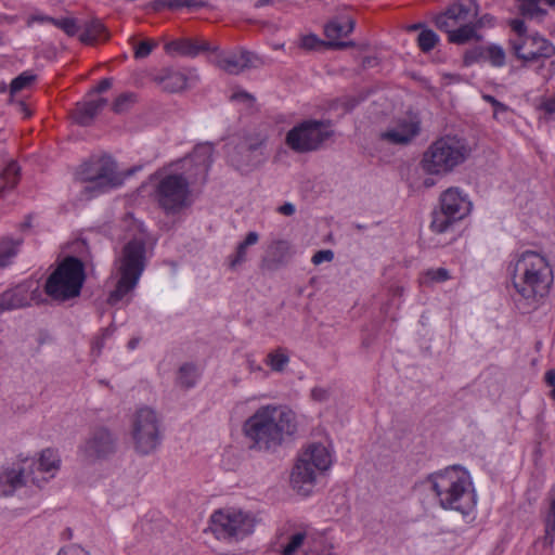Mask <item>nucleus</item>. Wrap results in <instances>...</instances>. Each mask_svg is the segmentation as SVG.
Listing matches in <instances>:
<instances>
[{
	"instance_id": "obj_59",
	"label": "nucleus",
	"mask_w": 555,
	"mask_h": 555,
	"mask_svg": "<svg viewBox=\"0 0 555 555\" xmlns=\"http://www.w3.org/2000/svg\"><path fill=\"white\" fill-rule=\"evenodd\" d=\"M111 87H112V79L104 78L99 82V85L94 88L93 91L96 93H102V92H105L106 90H108Z\"/></svg>"
},
{
	"instance_id": "obj_55",
	"label": "nucleus",
	"mask_w": 555,
	"mask_h": 555,
	"mask_svg": "<svg viewBox=\"0 0 555 555\" xmlns=\"http://www.w3.org/2000/svg\"><path fill=\"white\" fill-rule=\"evenodd\" d=\"M231 99L235 100V101H245V102H249V103H253L255 101V98L245 91H240V92L233 93Z\"/></svg>"
},
{
	"instance_id": "obj_6",
	"label": "nucleus",
	"mask_w": 555,
	"mask_h": 555,
	"mask_svg": "<svg viewBox=\"0 0 555 555\" xmlns=\"http://www.w3.org/2000/svg\"><path fill=\"white\" fill-rule=\"evenodd\" d=\"M119 279L116 288L111 292L107 302L112 306L118 304L139 283L146 266V244L143 240H130L115 260Z\"/></svg>"
},
{
	"instance_id": "obj_63",
	"label": "nucleus",
	"mask_w": 555,
	"mask_h": 555,
	"mask_svg": "<svg viewBox=\"0 0 555 555\" xmlns=\"http://www.w3.org/2000/svg\"><path fill=\"white\" fill-rule=\"evenodd\" d=\"M138 344H139V339H138V338H132V339H130V340L128 341V348H129L130 350H133V349H135V348H137Z\"/></svg>"
},
{
	"instance_id": "obj_3",
	"label": "nucleus",
	"mask_w": 555,
	"mask_h": 555,
	"mask_svg": "<svg viewBox=\"0 0 555 555\" xmlns=\"http://www.w3.org/2000/svg\"><path fill=\"white\" fill-rule=\"evenodd\" d=\"M427 483L444 509L466 515L476 504L470 475L459 465L430 474Z\"/></svg>"
},
{
	"instance_id": "obj_36",
	"label": "nucleus",
	"mask_w": 555,
	"mask_h": 555,
	"mask_svg": "<svg viewBox=\"0 0 555 555\" xmlns=\"http://www.w3.org/2000/svg\"><path fill=\"white\" fill-rule=\"evenodd\" d=\"M60 459L55 451L46 449L41 452L38 469L44 473L55 472L59 468Z\"/></svg>"
},
{
	"instance_id": "obj_42",
	"label": "nucleus",
	"mask_w": 555,
	"mask_h": 555,
	"mask_svg": "<svg viewBox=\"0 0 555 555\" xmlns=\"http://www.w3.org/2000/svg\"><path fill=\"white\" fill-rule=\"evenodd\" d=\"M135 102V94L126 92L117 96L113 103V111L117 114L127 112Z\"/></svg>"
},
{
	"instance_id": "obj_34",
	"label": "nucleus",
	"mask_w": 555,
	"mask_h": 555,
	"mask_svg": "<svg viewBox=\"0 0 555 555\" xmlns=\"http://www.w3.org/2000/svg\"><path fill=\"white\" fill-rule=\"evenodd\" d=\"M22 243V238L3 237L0 241V267L3 268L11 263L12 259L17 255Z\"/></svg>"
},
{
	"instance_id": "obj_29",
	"label": "nucleus",
	"mask_w": 555,
	"mask_h": 555,
	"mask_svg": "<svg viewBox=\"0 0 555 555\" xmlns=\"http://www.w3.org/2000/svg\"><path fill=\"white\" fill-rule=\"evenodd\" d=\"M207 2L204 0H154L150 3L151 9L155 12H159L164 9L177 11L182 8L197 10L201 8H205Z\"/></svg>"
},
{
	"instance_id": "obj_58",
	"label": "nucleus",
	"mask_w": 555,
	"mask_h": 555,
	"mask_svg": "<svg viewBox=\"0 0 555 555\" xmlns=\"http://www.w3.org/2000/svg\"><path fill=\"white\" fill-rule=\"evenodd\" d=\"M542 109L547 114H554L555 113V95L546 99L542 103Z\"/></svg>"
},
{
	"instance_id": "obj_12",
	"label": "nucleus",
	"mask_w": 555,
	"mask_h": 555,
	"mask_svg": "<svg viewBox=\"0 0 555 555\" xmlns=\"http://www.w3.org/2000/svg\"><path fill=\"white\" fill-rule=\"evenodd\" d=\"M255 518L233 507L216 511L210 517V529L219 540H241L253 533Z\"/></svg>"
},
{
	"instance_id": "obj_35",
	"label": "nucleus",
	"mask_w": 555,
	"mask_h": 555,
	"mask_svg": "<svg viewBox=\"0 0 555 555\" xmlns=\"http://www.w3.org/2000/svg\"><path fill=\"white\" fill-rule=\"evenodd\" d=\"M486 62L493 67H503L506 64L505 50L495 43L486 46Z\"/></svg>"
},
{
	"instance_id": "obj_60",
	"label": "nucleus",
	"mask_w": 555,
	"mask_h": 555,
	"mask_svg": "<svg viewBox=\"0 0 555 555\" xmlns=\"http://www.w3.org/2000/svg\"><path fill=\"white\" fill-rule=\"evenodd\" d=\"M18 21L17 15H7V14H0V23L1 24H15Z\"/></svg>"
},
{
	"instance_id": "obj_11",
	"label": "nucleus",
	"mask_w": 555,
	"mask_h": 555,
	"mask_svg": "<svg viewBox=\"0 0 555 555\" xmlns=\"http://www.w3.org/2000/svg\"><path fill=\"white\" fill-rule=\"evenodd\" d=\"M131 436L138 454L150 455L162 443L160 421L156 412L147 406L139 409L133 415Z\"/></svg>"
},
{
	"instance_id": "obj_7",
	"label": "nucleus",
	"mask_w": 555,
	"mask_h": 555,
	"mask_svg": "<svg viewBox=\"0 0 555 555\" xmlns=\"http://www.w3.org/2000/svg\"><path fill=\"white\" fill-rule=\"evenodd\" d=\"M332 465L328 450L321 443H312L302 451L291 473V486L298 494L312 493L318 477Z\"/></svg>"
},
{
	"instance_id": "obj_20",
	"label": "nucleus",
	"mask_w": 555,
	"mask_h": 555,
	"mask_svg": "<svg viewBox=\"0 0 555 555\" xmlns=\"http://www.w3.org/2000/svg\"><path fill=\"white\" fill-rule=\"evenodd\" d=\"M421 131L420 121L412 118L399 119L392 127L380 133V139L391 144L405 145Z\"/></svg>"
},
{
	"instance_id": "obj_45",
	"label": "nucleus",
	"mask_w": 555,
	"mask_h": 555,
	"mask_svg": "<svg viewBox=\"0 0 555 555\" xmlns=\"http://www.w3.org/2000/svg\"><path fill=\"white\" fill-rule=\"evenodd\" d=\"M53 25L61 28L68 36H75L79 30L75 18H55Z\"/></svg>"
},
{
	"instance_id": "obj_27",
	"label": "nucleus",
	"mask_w": 555,
	"mask_h": 555,
	"mask_svg": "<svg viewBox=\"0 0 555 555\" xmlns=\"http://www.w3.org/2000/svg\"><path fill=\"white\" fill-rule=\"evenodd\" d=\"M201 375L202 372L196 364L183 363L177 372L176 385L185 390L191 389L196 386Z\"/></svg>"
},
{
	"instance_id": "obj_51",
	"label": "nucleus",
	"mask_w": 555,
	"mask_h": 555,
	"mask_svg": "<svg viewBox=\"0 0 555 555\" xmlns=\"http://www.w3.org/2000/svg\"><path fill=\"white\" fill-rule=\"evenodd\" d=\"M511 28L516 33V38H524L525 36H529L527 34V27L522 20L514 18L509 22Z\"/></svg>"
},
{
	"instance_id": "obj_17",
	"label": "nucleus",
	"mask_w": 555,
	"mask_h": 555,
	"mask_svg": "<svg viewBox=\"0 0 555 555\" xmlns=\"http://www.w3.org/2000/svg\"><path fill=\"white\" fill-rule=\"evenodd\" d=\"M478 15L475 0H459L436 17V26L440 30H449L459 25L474 22Z\"/></svg>"
},
{
	"instance_id": "obj_39",
	"label": "nucleus",
	"mask_w": 555,
	"mask_h": 555,
	"mask_svg": "<svg viewBox=\"0 0 555 555\" xmlns=\"http://www.w3.org/2000/svg\"><path fill=\"white\" fill-rule=\"evenodd\" d=\"M289 362V358L282 350H275L267 356L266 363L274 372H283Z\"/></svg>"
},
{
	"instance_id": "obj_62",
	"label": "nucleus",
	"mask_w": 555,
	"mask_h": 555,
	"mask_svg": "<svg viewBox=\"0 0 555 555\" xmlns=\"http://www.w3.org/2000/svg\"><path fill=\"white\" fill-rule=\"evenodd\" d=\"M375 64H376V59L375 57H365L363 60V67H372Z\"/></svg>"
},
{
	"instance_id": "obj_23",
	"label": "nucleus",
	"mask_w": 555,
	"mask_h": 555,
	"mask_svg": "<svg viewBox=\"0 0 555 555\" xmlns=\"http://www.w3.org/2000/svg\"><path fill=\"white\" fill-rule=\"evenodd\" d=\"M288 254V242L284 240H275L268 246L267 254L262 259V264L270 270L278 269L287 261Z\"/></svg>"
},
{
	"instance_id": "obj_33",
	"label": "nucleus",
	"mask_w": 555,
	"mask_h": 555,
	"mask_svg": "<svg viewBox=\"0 0 555 555\" xmlns=\"http://www.w3.org/2000/svg\"><path fill=\"white\" fill-rule=\"evenodd\" d=\"M20 180V167L16 162H10L4 170L0 173V195H3L7 190H12L16 186Z\"/></svg>"
},
{
	"instance_id": "obj_13",
	"label": "nucleus",
	"mask_w": 555,
	"mask_h": 555,
	"mask_svg": "<svg viewBox=\"0 0 555 555\" xmlns=\"http://www.w3.org/2000/svg\"><path fill=\"white\" fill-rule=\"evenodd\" d=\"M472 204L459 188H449L440 196V208L431 214L430 229L444 233L470 211Z\"/></svg>"
},
{
	"instance_id": "obj_32",
	"label": "nucleus",
	"mask_w": 555,
	"mask_h": 555,
	"mask_svg": "<svg viewBox=\"0 0 555 555\" xmlns=\"http://www.w3.org/2000/svg\"><path fill=\"white\" fill-rule=\"evenodd\" d=\"M190 157L198 167V171L207 175L212 163V146L210 144L197 145Z\"/></svg>"
},
{
	"instance_id": "obj_10",
	"label": "nucleus",
	"mask_w": 555,
	"mask_h": 555,
	"mask_svg": "<svg viewBox=\"0 0 555 555\" xmlns=\"http://www.w3.org/2000/svg\"><path fill=\"white\" fill-rule=\"evenodd\" d=\"M333 133L330 120L308 119L288 130L285 143L295 153L314 152L320 150Z\"/></svg>"
},
{
	"instance_id": "obj_49",
	"label": "nucleus",
	"mask_w": 555,
	"mask_h": 555,
	"mask_svg": "<svg viewBox=\"0 0 555 555\" xmlns=\"http://www.w3.org/2000/svg\"><path fill=\"white\" fill-rule=\"evenodd\" d=\"M426 276L434 282H444L450 279L449 271L444 268L430 269L426 272Z\"/></svg>"
},
{
	"instance_id": "obj_47",
	"label": "nucleus",
	"mask_w": 555,
	"mask_h": 555,
	"mask_svg": "<svg viewBox=\"0 0 555 555\" xmlns=\"http://www.w3.org/2000/svg\"><path fill=\"white\" fill-rule=\"evenodd\" d=\"M482 99L492 105L493 107V117L495 119L499 118V115L500 114H503V113H507L508 112V106L505 105L504 103L498 101L493 95H490V94H483L482 95Z\"/></svg>"
},
{
	"instance_id": "obj_52",
	"label": "nucleus",
	"mask_w": 555,
	"mask_h": 555,
	"mask_svg": "<svg viewBox=\"0 0 555 555\" xmlns=\"http://www.w3.org/2000/svg\"><path fill=\"white\" fill-rule=\"evenodd\" d=\"M54 20H55L54 17H51V16H48V15L34 14V15H31L27 20V27H30L33 25V23H35V22H38V23H51V24H53Z\"/></svg>"
},
{
	"instance_id": "obj_28",
	"label": "nucleus",
	"mask_w": 555,
	"mask_h": 555,
	"mask_svg": "<svg viewBox=\"0 0 555 555\" xmlns=\"http://www.w3.org/2000/svg\"><path fill=\"white\" fill-rule=\"evenodd\" d=\"M108 38V33L99 20L87 22L83 31L80 34L79 39L86 44H95L99 41H105Z\"/></svg>"
},
{
	"instance_id": "obj_56",
	"label": "nucleus",
	"mask_w": 555,
	"mask_h": 555,
	"mask_svg": "<svg viewBox=\"0 0 555 555\" xmlns=\"http://www.w3.org/2000/svg\"><path fill=\"white\" fill-rule=\"evenodd\" d=\"M278 211L284 216H293L296 211L295 205L292 203H284L278 208Z\"/></svg>"
},
{
	"instance_id": "obj_38",
	"label": "nucleus",
	"mask_w": 555,
	"mask_h": 555,
	"mask_svg": "<svg viewBox=\"0 0 555 555\" xmlns=\"http://www.w3.org/2000/svg\"><path fill=\"white\" fill-rule=\"evenodd\" d=\"M37 79V75H35L30 70L23 72L17 77H15L10 85V93L11 95L16 94L17 92L29 88Z\"/></svg>"
},
{
	"instance_id": "obj_16",
	"label": "nucleus",
	"mask_w": 555,
	"mask_h": 555,
	"mask_svg": "<svg viewBox=\"0 0 555 555\" xmlns=\"http://www.w3.org/2000/svg\"><path fill=\"white\" fill-rule=\"evenodd\" d=\"M117 449V437L106 427H96L80 447L83 457L90 462L105 460Z\"/></svg>"
},
{
	"instance_id": "obj_18",
	"label": "nucleus",
	"mask_w": 555,
	"mask_h": 555,
	"mask_svg": "<svg viewBox=\"0 0 555 555\" xmlns=\"http://www.w3.org/2000/svg\"><path fill=\"white\" fill-rule=\"evenodd\" d=\"M39 297L38 285L34 282H23L0 295V312L27 307Z\"/></svg>"
},
{
	"instance_id": "obj_9",
	"label": "nucleus",
	"mask_w": 555,
	"mask_h": 555,
	"mask_svg": "<svg viewBox=\"0 0 555 555\" xmlns=\"http://www.w3.org/2000/svg\"><path fill=\"white\" fill-rule=\"evenodd\" d=\"M155 201L166 215H176L192 204L189 180L182 173H168L158 179Z\"/></svg>"
},
{
	"instance_id": "obj_53",
	"label": "nucleus",
	"mask_w": 555,
	"mask_h": 555,
	"mask_svg": "<svg viewBox=\"0 0 555 555\" xmlns=\"http://www.w3.org/2000/svg\"><path fill=\"white\" fill-rule=\"evenodd\" d=\"M311 397L315 401H325L328 398V392L324 388L315 387L311 390Z\"/></svg>"
},
{
	"instance_id": "obj_14",
	"label": "nucleus",
	"mask_w": 555,
	"mask_h": 555,
	"mask_svg": "<svg viewBox=\"0 0 555 555\" xmlns=\"http://www.w3.org/2000/svg\"><path fill=\"white\" fill-rule=\"evenodd\" d=\"M266 138L260 133L244 135L228 152L230 164L241 172H250L264 162Z\"/></svg>"
},
{
	"instance_id": "obj_26",
	"label": "nucleus",
	"mask_w": 555,
	"mask_h": 555,
	"mask_svg": "<svg viewBox=\"0 0 555 555\" xmlns=\"http://www.w3.org/2000/svg\"><path fill=\"white\" fill-rule=\"evenodd\" d=\"M27 482L23 469H8L0 473V495L8 496Z\"/></svg>"
},
{
	"instance_id": "obj_50",
	"label": "nucleus",
	"mask_w": 555,
	"mask_h": 555,
	"mask_svg": "<svg viewBox=\"0 0 555 555\" xmlns=\"http://www.w3.org/2000/svg\"><path fill=\"white\" fill-rule=\"evenodd\" d=\"M334 258V253L330 249H323L317 251L312 256V263L313 264H321L324 261H332Z\"/></svg>"
},
{
	"instance_id": "obj_64",
	"label": "nucleus",
	"mask_w": 555,
	"mask_h": 555,
	"mask_svg": "<svg viewBox=\"0 0 555 555\" xmlns=\"http://www.w3.org/2000/svg\"><path fill=\"white\" fill-rule=\"evenodd\" d=\"M248 366L250 371H260L261 366L257 365L254 361H248Z\"/></svg>"
},
{
	"instance_id": "obj_40",
	"label": "nucleus",
	"mask_w": 555,
	"mask_h": 555,
	"mask_svg": "<svg viewBox=\"0 0 555 555\" xmlns=\"http://www.w3.org/2000/svg\"><path fill=\"white\" fill-rule=\"evenodd\" d=\"M438 41V35L431 29H424L417 37L418 47L423 52L431 51Z\"/></svg>"
},
{
	"instance_id": "obj_46",
	"label": "nucleus",
	"mask_w": 555,
	"mask_h": 555,
	"mask_svg": "<svg viewBox=\"0 0 555 555\" xmlns=\"http://www.w3.org/2000/svg\"><path fill=\"white\" fill-rule=\"evenodd\" d=\"M323 46H327V42L320 40L315 35H307L300 39V48L308 51L318 50Z\"/></svg>"
},
{
	"instance_id": "obj_8",
	"label": "nucleus",
	"mask_w": 555,
	"mask_h": 555,
	"mask_svg": "<svg viewBox=\"0 0 555 555\" xmlns=\"http://www.w3.org/2000/svg\"><path fill=\"white\" fill-rule=\"evenodd\" d=\"M85 279L82 261L68 256L49 275L44 292L54 300L65 301L79 296Z\"/></svg>"
},
{
	"instance_id": "obj_57",
	"label": "nucleus",
	"mask_w": 555,
	"mask_h": 555,
	"mask_svg": "<svg viewBox=\"0 0 555 555\" xmlns=\"http://www.w3.org/2000/svg\"><path fill=\"white\" fill-rule=\"evenodd\" d=\"M108 333L107 330H105L104 334L102 337H98L93 343H92V352L93 353H96V356H99L101 353V350L104 346V337L105 335Z\"/></svg>"
},
{
	"instance_id": "obj_61",
	"label": "nucleus",
	"mask_w": 555,
	"mask_h": 555,
	"mask_svg": "<svg viewBox=\"0 0 555 555\" xmlns=\"http://www.w3.org/2000/svg\"><path fill=\"white\" fill-rule=\"evenodd\" d=\"M306 555H332V546H324L320 552H309Z\"/></svg>"
},
{
	"instance_id": "obj_15",
	"label": "nucleus",
	"mask_w": 555,
	"mask_h": 555,
	"mask_svg": "<svg viewBox=\"0 0 555 555\" xmlns=\"http://www.w3.org/2000/svg\"><path fill=\"white\" fill-rule=\"evenodd\" d=\"M508 43L513 54L524 62V66L529 62L555 55L553 43L538 33L524 38L509 39Z\"/></svg>"
},
{
	"instance_id": "obj_5",
	"label": "nucleus",
	"mask_w": 555,
	"mask_h": 555,
	"mask_svg": "<svg viewBox=\"0 0 555 555\" xmlns=\"http://www.w3.org/2000/svg\"><path fill=\"white\" fill-rule=\"evenodd\" d=\"M467 141L456 135L435 140L424 152L421 166L429 175L444 176L465 163L470 155Z\"/></svg>"
},
{
	"instance_id": "obj_48",
	"label": "nucleus",
	"mask_w": 555,
	"mask_h": 555,
	"mask_svg": "<svg viewBox=\"0 0 555 555\" xmlns=\"http://www.w3.org/2000/svg\"><path fill=\"white\" fill-rule=\"evenodd\" d=\"M156 46L157 43L151 40L141 41L135 48L134 56L137 59H144L151 54Z\"/></svg>"
},
{
	"instance_id": "obj_37",
	"label": "nucleus",
	"mask_w": 555,
	"mask_h": 555,
	"mask_svg": "<svg viewBox=\"0 0 555 555\" xmlns=\"http://www.w3.org/2000/svg\"><path fill=\"white\" fill-rule=\"evenodd\" d=\"M541 0H522L519 4V12L524 17L541 18L546 14V10L540 7Z\"/></svg>"
},
{
	"instance_id": "obj_22",
	"label": "nucleus",
	"mask_w": 555,
	"mask_h": 555,
	"mask_svg": "<svg viewBox=\"0 0 555 555\" xmlns=\"http://www.w3.org/2000/svg\"><path fill=\"white\" fill-rule=\"evenodd\" d=\"M165 50L168 53L177 52L184 56L194 57L203 51H216L217 48H212L207 41H198L192 39H180L173 40L165 46Z\"/></svg>"
},
{
	"instance_id": "obj_43",
	"label": "nucleus",
	"mask_w": 555,
	"mask_h": 555,
	"mask_svg": "<svg viewBox=\"0 0 555 555\" xmlns=\"http://www.w3.org/2000/svg\"><path fill=\"white\" fill-rule=\"evenodd\" d=\"M464 64L470 66L474 63L486 62V47H474L464 53Z\"/></svg>"
},
{
	"instance_id": "obj_25",
	"label": "nucleus",
	"mask_w": 555,
	"mask_h": 555,
	"mask_svg": "<svg viewBox=\"0 0 555 555\" xmlns=\"http://www.w3.org/2000/svg\"><path fill=\"white\" fill-rule=\"evenodd\" d=\"M478 27L479 23L474 21L444 31L448 34V39L450 42L455 44H465L470 40H481V36L477 34Z\"/></svg>"
},
{
	"instance_id": "obj_19",
	"label": "nucleus",
	"mask_w": 555,
	"mask_h": 555,
	"mask_svg": "<svg viewBox=\"0 0 555 555\" xmlns=\"http://www.w3.org/2000/svg\"><path fill=\"white\" fill-rule=\"evenodd\" d=\"M254 57L255 55L251 52L240 49L217 53L214 63L218 68L230 75H238L254 66Z\"/></svg>"
},
{
	"instance_id": "obj_44",
	"label": "nucleus",
	"mask_w": 555,
	"mask_h": 555,
	"mask_svg": "<svg viewBox=\"0 0 555 555\" xmlns=\"http://www.w3.org/2000/svg\"><path fill=\"white\" fill-rule=\"evenodd\" d=\"M306 539L305 532H297L289 538L288 543L284 546L282 555H295V553L302 546Z\"/></svg>"
},
{
	"instance_id": "obj_30",
	"label": "nucleus",
	"mask_w": 555,
	"mask_h": 555,
	"mask_svg": "<svg viewBox=\"0 0 555 555\" xmlns=\"http://www.w3.org/2000/svg\"><path fill=\"white\" fill-rule=\"evenodd\" d=\"M159 81L165 90L179 92L188 87L189 77L184 72L167 69Z\"/></svg>"
},
{
	"instance_id": "obj_2",
	"label": "nucleus",
	"mask_w": 555,
	"mask_h": 555,
	"mask_svg": "<svg viewBox=\"0 0 555 555\" xmlns=\"http://www.w3.org/2000/svg\"><path fill=\"white\" fill-rule=\"evenodd\" d=\"M513 284L527 302L526 309H534L553 284V271L546 258L537 251H524L515 262Z\"/></svg>"
},
{
	"instance_id": "obj_21",
	"label": "nucleus",
	"mask_w": 555,
	"mask_h": 555,
	"mask_svg": "<svg viewBox=\"0 0 555 555\" xmlns=\"http://www.w3.org/2000/svg\"><path fill=\"white\" fill-rule=\"evenodd\" d=\"M354 25V21L350 17H339L327 23L324 28L325 36L328 39L327 47L337 50L354 47L353 41L339 40V38L352 33Z\"/></svg>"
},
{
	"instance_id": "obj_24",
	"label": "nucleus",
	"mask_w": 555,
	"mask_h": 555,
	"mask_svg": "<svg viewBox=\"0 0 555 555\" xmlns=\"http://www.w3.org/2000/svg\"><path fill=\"white\" fill-rule=\"evenodd\" d=\"M106 104L107 100L104 98L78 103L74 111L75 121L81 126H89Z\"/></svg>"
},
{
	"instance_id": "obj_54",
	"label": "nucleus",
	"mask_w": 555,
	"mask_h": 555,
	"mask_svg": "<svg viewBox=\"0 0 555 555\" xmlns=\"http://www.w3.org/2000/svg\"><path fill=\"white\" fill-rule=\"evenodd\" d=\"M544 378L547 386L552 387L551 397L555 400V370H548Z\"/></svg>"
},
{
	"instance_id": "obj_41",
	"label": "nucleus",
	"mask_w": 555,
	"mask_h": 555,
	"mask_svg": "<svg viewBox=\"0 0 555 555\" xmlns=\"http://www.w3.org/2000/svg\"><path fill=\"white\" fill-rule=\"evenodd\" d=\"M555 537V496L552 498L547 515L545 517V542L552 544Z\"/></svg>"
},
{
	"instance_id": "obj_4",
	"label": "nucleus",
	"mask_w": 555,
	"mask_h": 555,
	"mask_svg": "<svg viewBox=\"0 0 555 555\" xmlns=\"http://www.w3.org/2000/svg\"><path fill=\"white\" fill-rule=\"evenodd\" d=\"M75 179L86 183L81 191L83 199L115 190L124 182L116 162L106 154H94L82 162L76 169Z\"/></svg>"
},
{
	"instance_id": "obj_1",
	"label": "nucleus",
	"mask_w": 555,
	"mask_h": 555,
	"mask_svg": "<svg viewBox=\"0 0 555 555\" xmlns=\"http://www.w3.org/2000/svg\"><path fill=\"white\" fill-rule=\"evenodd\" d=\"M242 430L249 450L275 452L296 433V414L285 405H262L244 422Z\"/></svg>"
},
{
	"instance_id": "obj_31",
	"label": "nucleus",
	"mask_w": 555,
	"mask_h": 555,
	"mask_svg": "<svg viewBox=\"0 0 555 555\" xmlns=\"http://www.w3.org/2000/svg\"><path fill=\"white\" fill-rule=\"evenodd\" d=\"M258 241L259 234L257 232H248L244 241L237 245L234 255L230 257V268L235 269L237 266L244 263L247 260L248 247L257 244Z\"/></svg>"
}]
</instances>
